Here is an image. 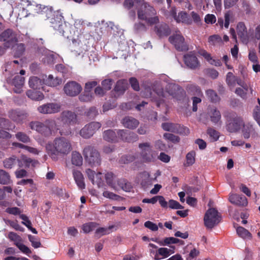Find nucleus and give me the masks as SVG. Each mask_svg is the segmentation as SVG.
<instances>
[{
    "instance_id": "1",
    "label": "nucleus",
    "mask_w": 260,
    "mask_h": 260,
    "mask_svg": "<svg viewBox=\"0 0 260 260\" xmlns=\"http://www.w3.org/2000/svg\"><path fill=\"white\" fill-rule=\"evenodd\" d=\"M46 150L49 156L53 160L58 159V155L68 154L72 150L70 141L64 138H56L53 142H48Z\"/></svg>"
},
{
    "instance_id": "2",
    "label": "nucleus",
    "mask_w": 260,
    "mask_h": 260,
    "mask_svg": "<svg viewBox=\"0 0 260 260\" xmlns=\"http://www.w3.org/2000/svg\"><path fill=\"white\" fill-rule=\"evenodd\" d=\"M23 8L22 11L19 13L21 17H27L29 15H35L36 14L46 13V16L49 17L51 16L52 12L51 9L48 7L37 4L35 2L29 0H20Z\"/></svg>"
},
{
    "instance_id": "3",
    "label": "nucleus",
    "mask_w": 260,
    "mask_h": 260,
    "mask_svg": "<svg viewBox=\"0 0 260 260\" xmlns=\"http://www.w3.org/2000/svg\"><path fill=\"white\" fill-rule=\"evenodd\" d=\"M156 11L147 3L140 4V8L138 10V17L139 19L145 20L149 25L157 24L158 18L155 16Z\"/></svg>"
},
{
    "instance_id": "4",
    "label": "nucleus",
    "mask_w": 260,
    "mask_h": 260,
    "mask_svg": "<svg viewBox=\"0 0 260 260\" xmlns=\"http://www.w3.org/2000/svg\"><path fill=\"white\" fill-rule=\"evenodd\" d=\"M107 183L116 191L122 189L126 192H130L132 185L130 183L124 179H117L112 173H107L104 175Z\"/></svg>"
},
{
    "instance_id": "5",
    "label": "nucleus",
    "mask_w": 260,
    "mask_h": 260,
    "mask_svg": "<svg viewBox=\"0 0 260 260\" xmlns=\"http://www.w3.org/2000/svg\"><path fill=\"white\" fill-rule=\"evenodd\" d=\"M221 216L218 211L213 208H209L206 212L204 222L207 229H212L217 225L221 221Z\"/></svg>"
},
{
    "instance_id": "6",
    "label": "nucleus",
    "mask_w": 260,
    "mask_h": 260,
    "mask_svg": "<svg viewBox=\"0 0 260 260\" xmlns=\"http://www.w3.org/2000/svg\"><path fill=\"white\" fill-rule=\"evenodd\" d=\"M139 148L140 149V156L144 162H153L157 156V152L153 150L152 146L149 142H144L139 144Z\"/></svg>"
},
{
    "instance_id": "7",
    "label": "nucleus",
    "mask_w": 260,
    "mask_h": 260,
    "mask_svg": "<svg viewBox=\"0 0 260 260\" xmlns=\"http://www.w3.org/2000/svg\"><path fill=\"white\" fill-rule=\"evenodd\" d=\"M0 41L4 42L7 49L13 47L18 42L17 34L11 29H7L0 34Z\"/></svg>"
},
{
    "instance_id": "8",
    "label": "nucleus",
    "mask_w": 260,
    "mask_h": 260,
    "mask_svg": "<svg viewBox=\"0 0 260 260\" xmlns=\"http://www.w3.org/2000/svg\"><path fill=\"white\" fill-rule=\"evenodd\" d=\"M154 91L159 98H167L168 96H171L173 98H177V95L181 93V89L178 85L174 83H170L166 87V92H164L161 88H158L157 89L154 90Z\"/></svg>"
},
{
    "instance_id": "9",
    "label": "nucleus",
    "mask_w": 260,
    "mask_h": 260,
    "mask_svg": "<svg viewBox=\"0 0 260 260\" xmlns=\"http://www.w3.org/2000/svg\"><path fill=\"white\" fill-rule=\"evenodd\" d=\"M83 154L86 161L91 166L98 165L100 164V157L99 152L91 146L85 147Z\"/></svg>"
},
{
    "instance_id": "10",
    "label": "nucleus",
    "mask_w": 260,
    "mask_h": 260,
    "mask_svg": "<svg viewBox=\"0 0 260 260\" xmlns=\"http://www.w3.org/2000/svg\"><path fill=\"white\" fill-rule=\"evenodd\" d=\"M8 238L14 242L22 252L26 254H29L31 252L29 248L22 243V238L16 233L10 232L8 235Z\"/></svg>"
},
{
    "instance_id": "11",
    "label": "nucleus",
    "mask_w": 260,
    "mask_h": 260,
    "mask_svg": "<svg viewBox=\"0 0 260 260\" xmlns=\"http://www.w3.org/2000/svg\"><path fill=\"white\" fill-rule=\"evenodd\" d=\"M82 89V86L75 81L67 82L63 87L65 94L70 96H75L79 94Z\"/></svg>"
},
{
    "instance_id": "12",
    "label": "nucleus",
    "mask_w": 260,
    "mask_h": 260,
    "mask_svg": "<svg viewBox=\"0 0 260 260\" xmlns=\"http://www.w3.org/2000/svg\"><path fill=\"white\" fill-rule=\"evenodd\" d=\"M169 41L178 50L184 51L188 49L184 39L180 32H177L175 35L171 36L169 38Z\"/></svg>"
},
{
    "instance_id": "13",
    "label": "nucleus",
    "mask_w": 260,
    "mask_h": 260,
    "mask_svg": "<svg viewBox=\"0 0 260 260\" xmlns=\"http://www.w3.org/2000/svg\"><path fill=\"white\" fill-rule=\"evenodd\" d=\"M101 126V124L98 122H93L86 125L80 132V135L84 138H89Z\"/></svg>"
},
{
    "instance_id": "14",
    "label": "nucleus",
    "mask_w": 260,
    "mask_h": 260,
    "mask_svg": "<svg viewBox=\"0 0 260 260\" xmlns=\"http://www.w3.org/2000/svg\"><path fill=\"white\" fill-rule=\"evenodd\" d=\"M244 121L240 117H236L230 119L226 124V129L230 133L240 131L244 125Z\"/></svg>"
},
{
    "instance_id": "15",
    "label": "nucleus",
    "mask_w": 260,
    "mask_h": 260,
    "mask_svg": "<svg viewBox=\"0 0 260 260\" xmlns=\"http://www.w3.org/2000/svg\"><path fill=\"white\" fill-rule=\"evenodd\" d=\"M60 106L56 103H48L38 108V111L42 114H53L60 111Z\"/></svg>"
},
{
    "instance_id": "16",
    "label": "nucleus",
    "mask_w": 260,
    "mask_h": 260,
    "mask_svg": "<svg viewBox=\"0 0 260 260\" xmlns=\"http://www.w3.org/2000/svg\"><path fill=\"white\" fill-rule=\"evenodd\" d=\"M237 31L239 37L241 41L247 44L250 41V32H247L245 24L240 22L237 26Z\"/></svg>"
},
{
    "instance_id": "17",
    "label": "nucleus",
    "mask_w": 260,
    "mask_h": 260,
    "mask_svg": "<svg viewBox=\"0 0 260 260\" xmlns=\"http://www.w3.org/2000/svg\"><path fill=\"white\" fill-rule=\"evenodd\" d=\"M87 175L89 179L91 181L93 184H96L100 187L103 183L104 175L99 172L95 173L93 171L90 169H87L86 171Z\"/></svg>"
},
{
    "instance_id": "18",
    "label": "nucleus",
    "mask_w": 260,
    "mask_h": 260,
    "mask_svg": "<svg viewBox=\"0 0 260 260\" xmlns=\"http://www.w3.org/2000/svg\"><path fill=\"white\" fill-rule=\"evenodd\" d=\"M174 249V246H170V248L164 247L158 248L154 255V259L160 260L169 257L175 252Z\"/></svg>"
},
{
    "instance_id": "19",
    "label": "nucleus",
    "mask_w": 260,
    "mask_h": 260,
    "mask_svg": "<svg viewBox=\"0 0 260 260\" xmlns=\"http://www.w3.org/2000/svg\"><path fill=\"white\" fill-rule=\"evenodd\" d=\"M229 201L233 204L237 206L245 207L248 204L246 198L243 196L238 194H231L229 196Z\"/></svg>"
},
{
    "instance_id": "20",
    "label": "nucleus",
    "mask_w": 260,
    "mask_h": 260,
    "mask_svg": "<svg viewBox=\"0 0 260 260\" xmlns=\"http://www.w3.org/2000/svg\"><path fill=\"white\" fill-rule=\"evenodd\" d=\"M139 179L141 185L145 188L151 186L153 182L155 181L153 178L151 177L150 174L147 172H143L140 173L139 175Z\"/></svg>"
},
{
    "instance_id": "21",
    "label": "nucleus",
    "mask_w": 260,
    "mask_h": 260,
    "mask_svg": "<svg viewBox=\"0 0 260 260\" xmlns=\"http://www.w3.org/2000/svg\"><path fill=\"white\" fill-rule=\"evenodd\" d=\"M170 15L172 16L177 22H183L187 24L191 23V20L188 18V15L184 12H180L178 15H176L175 9H172L170 12Z\"/></svg>"
},
{
    "instance_id": "22",
    "label": "nucleus",
    "mask_w": 260,
    "mask_h": 260,
    "mask_svg": "<svg viewBox=\"0 0 260 260\" xmlns=\"http://www.w3.org/2000/svg\"><path fill=\"white\" fill-rule=\"evenodd\" d=\"M185 64L191 69H196L199 67L197 58L192 54H187L184 56Z\"/></svg>"
},
{
    "instance_id": "23",
    "label": "nucleus",
    "mask_w": 260,
    "mask_h": 260,
    "mask_svg": "<svg viewBox=\"0 0 260 260\" xmlns=\"http://www.w3.org/2000/svg\"><path fill=\"white\" fill-rule=\"evenodd\" d=\"M24 83V78L19 75H16L12 81V85L14 86L13 90L15 92L20 93L22 91Z\"/></svg>"
},
{
    "instance_id": "24",
    "label": "nucleus",
    "mask_w": 260,
    "mask_h": 260,
    "mask_svg": "<svg viewBox=\"0 0 260 260\" xmlns=\"http://www.w3.org/2000/svg\"><path fill=\"white\" fill-rule=\"evenodd\" d=\"M62 120L70 124H74L77 122L76 115L72 112L66 111L61 113Z\"/></svg>"
},
{
    "instance_id": "25",
    "label": "nucleus",
    "mask_w": 260,
    "mask_h": 260,
    "mask_svg": "<svg viewBox=\"0 0 260 260\" xmlns=\"http://www.w3.org/2000/svg\"><path fill=\"white\" fill-rule=\"evenodd\" d=\"M237 83L241 87L236 88L235 93L243 99L246 98L249 90L248 85L241 80H238Z\"/></svg>"
},
{
    "instance_id": "26",
    "label": "nucleus",
    "mask_w": 260,
    "mask_h": 260,
    "mask_svg": "<svg viewBox=\"0 0 260 260\" xmlns=\"http://www.w3.org/2000/svg\"><path fill=\"white\" fill-rule=\"evenodd\" d=\"M122 123L123 126L129 129H134L136 128L139 124V121L132 117H126L122 120Z\"/></svg>"
},
{
    "instance_id": "27",
    "label": "nucleus",
    "mask_w": 260,
    "mask_h": 260,
    "mask_svg": "<svg viewBox=\"0 0 260 260\" xmlns=\"http://www.w3.org/2000/svg\"><path fill=\"white\" fill-rule=\"evenodd\" d=\"M73 174L74 180L78 188L80 189H84L85 187V184L84 182V178L82 173L76 170L73 171Z\"/></svg>"
},
{
    "instance_id": "28",
    "label": "nucleus",
    "mask_w": 260,
    "mask_h": 260,
    "mask_svg": "<svg viewBox=\"0 0 260 260\" xmlns=\"http://www.w3.org/2000/svg\"><path fill=\"white\" fill-rule=\"evenodd\" d=\"M29 127L32 130L43 135H46V127H45V122L42 123L39 121H32L29 123Z\"/></svg>"
},
{
    "instance_id": "29",
    "label": "nucleus",
    "mask_w": 260,
    "mask_h": 260,
    "mask_svg": "<svg viewBox=\"0 0 260 260\" xmlns=\"http://www.w3.org/2000/svg\"><path fill=\"white\" fill-rule=\"evenodd\" d=\"M45 127H46L47 136L54 133L57 130L59 129L58 126L57 125L56 122L54 119H48L45 122Z\"/></svg>"
},
{
    "instance_id": "30",
    "label": "nucleus",
    "mask_w": 260,
    "mask_h": 260,
    "mask_svg": "<svg viewBox=\"0 0 260 260\" xmlns=\"http://www.w3.org/2000/svg\"><path fill=\"white\" fill-rule=\"evenodd\" d=\"M208 115L211 121L214 123L220 122L221 114L220 112L215 108H211L208 110Z\"/></svg>"
},
{
    "instance_id": "31",
    "label": "nucleus",
    "mask_w": 260,
    "mask_h": 260,
    "mask_svg": "<svg viewBox=\"0 0 260 260\" xmlns=\"http://www.w3.org/2000/svg\"><path fill=\"white\" fill-rule=\"evenodd\" d=\"M38 164L39 162L37 160L32 159L24 155L22 156L21 158L19 160V165L20 167H35Z\"/></svg>"
},
{
    "instance_id": "32",
    "label": "nucleus",
    "mask_w": 260,
    "mask_h": 260,
    "mask_svg": "<svg viewBox=\"0 0 260 260\" xmlns=\"http://www.w3.org/2000/svg\"><path fill=\"white\" fill-rule=\"evenodd\" d=\"M240 131H241L242 137L245 139H248L254 132V129L251 124L244 123Z\"/></svg>"
},
{
    "instance_id": "33",
    "label": "nucleus",
    "mask_w": 260,
    "mask_h": 260,
    "mask_svg": "<svg viewBox=\"0 0 260 260\" xmlns=\"http://www.w3.org/2000/svg\"><path fill=\"white\" fill-rule=\"evenodd\" d=\"M155 31L158 36L162 37L168 36L170 30L167 24L162 23L155 26Z\"/></svg>"
},
{
    "instance_id": "34",
    "label": "nucleus",
    "mask_w": 260,
    "mask_h": 260,
    "mask_svg": "<svg viewBox=\"0 0 260 260\" xmlns=\"http://www.w3.org/2000/svg\"><path fill=\"white\" fill-rule=\"evenodd\" d=\"M236 232L238 235L244 240H251L252 238V234L243 227L238 226Z\"/></svg>"
},
{
    "instance_id": "35",
    "label": "nucleus",
    "mask_w": 260,
    "mask_h": 260,
    "mask_svg": "<svg viewBox=\"0 0 260 260\" xmlns=\"http://www.w3.org/2000/svg\"><path fill=\"white\" fill-rule=\"evenodd\" d=\"M199 54L203 56L211 64L215 66H220L221 62L219 60L213 59L210 54L205 50H202L199 51Z\"/></svg>"
},
{
    "instance_id": "36",
    "label": "nucleus",
    "mask_w": 260,
    "mask_h": 260,
    "mask_svg": "<svg viewBox=\"0 0 260 260\" xmlns=\"http://www.w3.org/2000/svg\"><path fill=\"white\" fill-rule=\"evenodd\" d=\"M29 86L34 89H40L43 88L42 81L37 77H31L28 81Z\"/></svg>"
},
{
    "instance_id": "37",
    "label": "nucleus",
    "mask_w": 260,
    "mask_h": 260,
    "mask_svg": "<svg viewBox=\"0 0 260 260\" xmlns=\"http://www.w3.org/2000/svg\"><path fill=\"white\" fill-rule=\"evenodd\" d=\"M71 162L73 165L80 166L83 163V158L80 153L73 151L72 153Z\"/></svg>"
},
{
    "instance_id": "38",
    "label": "nucleus",
    "mask_w": 260,
    "mask_h": 260,
    "mask_svg": "<svg viewBox=\"0 0 260 260\" xmlns=\"http://www.w3.org/2000/svg\"><path fill=\"white\" fill-rule=\"evenodd\" d=\"M62 82L61 79L54 77L52 75H49L46 80V84L51 87H55L60 85Z\"/></svg>"
},
{
    "instance_id": "39",
    "label": "nucleus",
    "mask_w": 260,
    "mask_h": 260,
    "mask_svg": "<svg viewBox=\"0 0 260 260\" xmlns=\"http://www.w3.org/2000/svg\"><path fill=\"white\" fill-rule=\"evenodd\" d=\"M162 128L166 131H170L174 133H180L179 128L180 126L176 124L170 122H166L162 124Z\"/></svg>"
},
{
    "instance_id": "40",
    "label": "nucleus",
    "mask_w": 260,
    "mask_h": 260,
    "mask_svg": "<svg viewBox=\"0 0 260 260\" xmlns=\"http://www.w3.org/2000/svg\"><path fill=\"white\" fill-rule=\"evenodd\" d=\"M104 139L108 142H115L117 140L116 132L112 130L105 131L103 135Z\"/></svg>"
},
{
    "instance_id": "41",
    "label": "nucleus",
    "mask_w": 260,
    "mask_h": 260,
    "mask_svg": "<svg viewBox=\"0 0 260 260\" xmlns=\"http://www.w3.org/2000/svg\"><path fill=\"white\" fill-rule=\"evenodd\" d=\"M9 116L12 120L17 122L22 120L25 117V114L16 110L11 111L10 112Z\"/></svg>"
},
{
    "instance_id": "42",
    "label": "nucleus",
    "mask_w": 260,
    "mask_h": 260,
    "mask_svg": "<svg viewBox=\"0 0 260 260\" xmlns=\"http://www.w3.org/2000/svg\"><path fill=\"white\" fill-rule=\"evenodd\" d=\"M98 226V224L94 222H89L83 224L81 229L83 232L85 234H87L93 231Z\"/></svg>"
},
{
    "instance_id": "43",
    "label": "nucleus",
    "mask_w": 260,
    "mask_h": 260,
    "mask_svg": "<svg viewBox=\"0 0 260 260\" xmlns=\"http://www.w3.org/2000/svg\"><path fill=\"white\" fill-rule=\"evenodd\" d=\"M27 96L33 100H41L43 99V94L40 91H35L33 90H28L26 92Z\"/></svg>"
},
{
    "instance_id": "44",
    "label": "nucleus",
    "mask_w": 260,
    "mask_h": 260,
    "mask_svg": "<svg viewBox=\"0 0 260 260\" xmlns=\"http://www.w3.org/2000/svg\"><path fill=\"white\" fill-rule=\"evenodd\" d=\"M127 87V81L125 80H121L117 81L115 87V90L119 93H123Z\"/></svg>"
},
{
    "instance_id": "45",
    "label": "nucleus",
    "mask_w": 260,
    "mask_h": 260,
    "mask_svg": "<svg viewBox=\"0 0 260 260\" xmlns=\"http://www.w3.org/2000/svg\"><path fill=\"white\" fill-rule=\"evenodd\" d=\"M114 225H110L107 228H100L97 229L95 231V234L99 237L109 234L112 232V229L114 228Z\"/></svg>"
},
{
    "instance_id": "46",
    "label": "nucleus",
    "mask_w": 260,
    "mask_h": 260,
    "mask_svg": "<svg viewBox=\"0 0 260 260\" xmlns=\"http://www.w3.org/2000/svg\"><path fill=\"white\" fill-rule=\"evenodd\" d=\"M103 196L107 199L114 201H119L121 198L118 194H116L109 190L105 189L103 192Z\"/></svg>"
},
{
    "instance_id": "47",
    "label": "nucleus",
    "mask_w": 260,
    "mask_h": 260,
    "mask_svg": "<svg viewBox=\"0 0 260 260\" xmlns=\"http://www.w3.org/2000/svg\"><path fill=\"white\" fill-rule=\"evenodd\" d=\"M10 181V177L8 173L3 170H0V183L7 184H9Z\"/></svg>"
},
{
    "instance_id": "48",
    "label": "nucleus",
    "mask_w": 260,
    "mask_h": 260,
    "mask_svg": "<svg viewBox=\"0 0 260 260\" xmlns=\"http://www.w3.org/2000/svg\"><path fill=\"white\" fill-rule=\"evenodd\" d=\"M209 43L212 45H219L222 43L221 38L218 35L211 36L208 38Z\"/></svg>"
},
{
    "instance_id": "49",
    "label": "nucleus",
    "mask_w": 260,
    "mask_h": 260,
    "mask_svg": "<svg viewBox=\"0 0 260 260\" xmlns=\"http://www.w3.org/2000/svg\"><path fill=\"white\" fill-rule=\"evenodd\" d=\"M16 139L24 143H29L30 141V139L28 136L23 132H18L15 135Z\"/></svg>"
},
{
    "instance_id": "50",
    "label": "nucleus",
    "mask_w": 260,
    "mask_h": 260,
    "mask_svg": "<svg viewBox=\"0 0 260 260\" xmlns=\"http://www.w3.org/2000/svg\"><path fill=\"white\" fill-rule=\"evenodd\" d=\"M179 242V240L174 238V237H168L166 238L162 241H160V242H158V243L160 245H169L171 244H175Z\"/></svg>"
},
{
    "instance_id": "51",
    "label": "nucleus",
    "mask_w": 260,
    "mask_h": 260,
    "mask_svg": "<svg viewBox=\"0 0 260 260\" xmlns=\"http://www.w3.org/2000/svg\"><path fill=\"white\" fill-rule=\"evenodd\" d=\"M16 157L14 156L5 159L4 161V166L5 168L11 169L16 162Z\"/></svg>"
},
{
    "instance_id": "52",
    "label": "nucleus",
    "mask_w": 260,
    "mask_h": 260,
    "mask_svg": "<svg viewBox=\"0 0 260 260\" xmlns=\"http://www.w3.org/2000/svg\"><path fill=\"white\" fill-rule=\"evenodd\" d=\"M189 91L192 95L200 96L202 95V92L200 88L194 85H191L188 87Z\"/></svg>"
},
{
    "instance_id": "53",
    "label": "nucleus",
    "mask_w": 260,
    "mask_h": 260,
    "mask_svg": "<svg viewBox=\"0 0 260 260\" xmlns=\"http://www.w3.org/2000/svg\"><path fill=\"white\" fill-rule=\"evenodd\" d=\"M206 95L213 102H217L219 101V99L217 94L212 90L209 89L206 92Z\"/></svg>"
},
{
    "instance_id": "54",
    "label": "nucleus",
    "mask_w": 260,
    "mask_h": 260,
    "mask_svg": "<svg viewBox=\"0 0 260 260\" xmlns=\"http://www.w3.org/2000/svg\"><path fill=\"white\" fill-rule=\"evenodd\" d=\"M196 153L194 151H191L188 153L186 156V164L188 166L192 165L195 161Z\"/></svg>"
},
{
    "instance_id": "55",
    "label": "nucleus",
    "mask_w": 260,
    "mask_h": 260,
    "mask_svg": "<svg viewBox=\"0 0 260 260\" xmlns=\"http://www.w3.org/2000/svg\"><path fill=\"white\" fill-rule=\"evenodd\" d=\"M116 133L121 138V139H122L123 140L127 141H132L133 140H132L129 137H128L127 131L126 130H118L117 131Z\"/></svg>"
},
{
    "instance_id": "56",
    "label": "nucleus",
    "mask_w": 260,
    "mask_h": 260,
    "mask_svg": "<svg viewBox=\"0 0 260 260\" xmlns=\"http://www.w3.org/2000/svg\"><path fill=\"white\" fill-rule=\"evenodd\" d=\"M207 133L209 135L211 141H215L219 138L218 133L213 128H209L207 131Z\"/></svg>"
},
{
    "instance_id": "57",
    "label": "nucleus",
    "mask_w": 260,
    "mask_h": 260,
    "mask_svg": "<svg viewBox=\"0 0 260 260\" xmlns=\"http://www.w3.org/2000/svg\"><path fill=\"white\" fill-rule=\"evenodd\" d=\"M258 103L259 104V106L255 107L253 110V116L254 119L260 126V101L259 100Z\"/></svg>"
},
{
    "instance_id": "58",
    "label": "nucleus",
    "mask_w": 260,
    "mask_h": 260,
    "mask_svg": "<svg viewBox=\"0 0 260 260\" xmlns=\"http://www.w3.org/2000/svg\"><path fill=\"white\" fill-rule=\"evenodd\" d=\"M6 223L14 229L15 230L21 232L24 231V229L19 225L16 221L8 220L6 221Z\"/></svg>"
},
{
    "instance_id": "59",
    "label": "nucleus",
    "mask_w": 260,
    "mask_h": 260,
    "mask_svg": "<svg viewBox=\"0 0 260 260\" xmlns=\"http://www.w3.org/2000/svg\"><path fill=\"white\" fill-rule=\"evenodd\" d=\"M236 81V77L232 73L229 72L227 74L226 82L229 86H233L235 85Z\"/></svg>"
},
{
    "instance_id": "60",
    "label": "nucleus",
    "mask_w": 260,
    "mask_h": 260,
    "mask_svg": "<svg viewBox=\"0 0 260 260\" xmlns=\"http://www.w3.org/2000/svg\"><path fill=\"white\" fill-rule=\"evenodd\" d=\"M25 51V47L24 45L22 44H19L17 45V47L16 48V52L15 53V56L17 57H19L21 56Z\"/></svg>"
},
{
    "instance_id": "61",
    "label": "nucleus",
    "mask_w": 260,
    "mask_h": 260,
    "mask_svg": "<svg viewBox=\"0 0 260 260\" xmlns=\"http://www.w3.org/2000/svg\"><path fill=\"white\" fill-rule=\"evenodd\" d=\"M6 211L10 214L14 215H21L22 211L17 207H10L6 209Z\"/></svg>"
},
{
    "instance_id": "62",
    "label": "nucleus",
    "mask_w": 260,
    "mask_h": 260,
    "mask_svg": "<svg viewBox=\"0 0 260 260\" xmlns=\"http://www.w3.org/2000/svg\"><path fill=\"white\" fill-rule=\"evenodd\" d=\"M169 206L171 209H182L183 207L178 202L173 200H170L169 202Z\"/></svg>"
},
{
    "instance_id": "63",
    "label": "nucleus",
    "mask_w": 260,
    "mask_h": 260,
    "mask_svg": "<svg viewBox=\"0 0 260 260\" xmlns=\"http://www.w3.org/2000/svg\"><path fill=\"white\" fill-rule=\"evenodd\" d=\"M80 101L83 102H89L93 99V96L89 92H85L79 96Z\"/></svg>"
},
{
    "instance_id": "64",
    "label": "nucleus",
    "mask_w": 260,
    "mask_h": 260,
    "mask_svg": "<svg viewBox=\"0 0 260 260\" xmlns=\"http://www.w3.org/2000/svg\"><path fill=\"white\" fill-rule=\"evenodd\" d=\"M250 41L253 39L260 40V24L257 25L253 34H250Z\"/></svg>"
}]
</instances>
